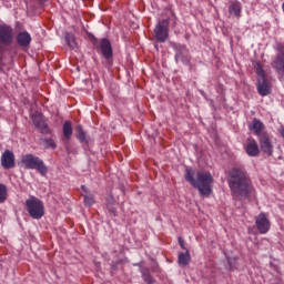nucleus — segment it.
<instances>
[{
	"label": "nucleus",
	"instance_id": "5701e85b",
	"mask_svg": "<svg viewBox=\"0 0 284 284\" xmlns=\"http://www.w3.org/2000/svg\"><path fill=\"white\" fill-rule=\"evenodd\" d=\"M77 130H78L77 139L79 140V142L80 143H88L87 133L83 130V126L79 125L77 128Z\"/></svg>",
	"mask_w": 284,
	"mask_h": 284
},
{
	"label": "nucleus",
	"instance_id": "aec40b11",
	"mask_svg": "<svg viewBox=\"0 0 284 284\" xmlns=\"http://www.w3.org/2000/svg\"><path fill=\"white\" fill-rule=\"evenodd\" d=\"M191 258L192 257L190 256V251L186 250L185 253L179 254L178 263L179 265H182L183 267H185V265H190Z\"/></svg>",
	"mask_w": 284,
	"mask_h": 284
},
{
	"label": "nucleus",
	"instance_id": "9b49d317",
	"mask_svg": "<svg viewBox=\"0 0 284 284\" xmlns=\"http://www.w3.org/2000/svg\"><path fill=\"white\" fill-rule=\"evenodd\" d=\"M191 60L192 57L190 55V51L187 50V48L185 45H178L175 53L176 63H179V61H182V63H185V65H187Z\"/></svg>",
	"mask_w": 284,
	"mask_h": 284
},
{
	"label": "nucleus",
	"instance_id": "4468645a",
	"mask_svg": "<svg viewBox=\"0 0 284 284\" xmlns=\"http://www.w3.org/2000/svg\"><path fill=\"white\" fill-rule=\"evenodd\" d=\"M100 50L104 59H106V61H110L112 58V44L110 43V40L105 38L102 39L100 41Z\"/></svg>",
	"mask_w": 284,
	"mask_h": 284
},
{
	"label": "nucleus",
	"instance_id": "1a4fd4ad",
	"mask_svg": "<svg viewBox=\"0 0 284 284\" xmlns=\"http://www.w3.org/2000/svg\"><path fill=\"white\" fill-rule=\"evenodd\" d=\"M32 123L41 134H50V126L45 123V119H43L42 114H36L32 118Z\"/></svg>",
	"mask_w": 284,
	"mask_h": 284
},
{
	"label": "nucleus",
	"instance_id": "f257e3e1",
	"mask_svg": "<svg viewBox=\"0 0 284 284\" xmlns=\"http://www.w3.org/2000/svg\"><path fill=\"white\" fill-rule=\"evenodd\" d=\"M227 183L233 199L245 201L250 199L254 192L252 180L243 169L233 168L229 172Z\"/></svg>",
	"mask_w": 284,
	"mask_h": 284
},
{
	"label": "nucleus",
	"instance_id": "bb28decb",
	"mask_svg": "<svg viewBox=\"0 0 284 284\" xmlns=\"http://www.w3.org/2000/svg\"><path fill=\"white\" fill-rule=\"evenodd\" d=\"M226 261L231 271L236 270V257H226Z\"/></svg>",
	"mask_w": 284,
	"mask_h": 284
},
{
	"label": "nucleus",
	"instance_id": "20e7f679",
	"mask_svg": "<svg viewBox=\"0 0 284 284\" xmlns=\"http://www.w3.org/2000/svg\"><path fill=\"white\" fill-rule=\"evenodd\" d=\"M26 210L29 216H31V219H36L37 221L45 216V205L36 196H32L26 201Z\"/></svg>",
	"mask_w": 284,
	"mask_h": 284
},
{
	"label": "nucleus",
	"instance_id": "dca6fc26",
	"mask_svg": "<svg viewBox=\"0 0 284 284\" xmlns=\"http://www.w3.org/2000/svg\"><path fill=\"white\" fill-rule=\"evenodd\" d=\"M241 2L239 1H233L229 6V14L231 17H236L237 19L241 17Z\"/></svg>",
	"mask_w": 284,
	"mask_h": 284
},
{
	"label": "nucleus",
	"instance_id": "423d86ee",
	"mask_svg": "<svg viewBox=\"0 0 284 284\" xmlns=\"http://www.w3.org/2000/svg\"><path fill=\"white\" fill-rule=\"evenodd\" d=\"M14 43V29L10 24H0V45L10 47Z\"/></svg>",
	"mask_w": 284,
	"mask_h": 284
},
{
	"label": "nucleus",
	"instance_id": "b1692460",
	"mask_svg": "<svg viewBox=\"0 0 284 284\" xmlns=\"http://www.w3.org/2000/svg\"><path fill=\"white\" fill-rule=\"evenodd\" d=\"M8 199V187L0 183V203H6Z\"/></svg>",
	"mask_w": 284,
	"mask_h": 284
},
{
	"label": "nucleus",
	"instance_id": "f3484780",
	"mask_svg": "<svg viewBox=\"0 0 284 284\" xmlns=\"http://www.w3.org/2000/svg\"><path fill=\"white\" fill-rule=\"evenodd\" d=\"M265 128V125L263 124V122H261V120L258 119H254L252 122V130L254 132L255 136H261V134H265V132H263V129Z\"/></svg>",
	"mask_w": 284,
	"mask_h": 284
},
{
	"label": "nucleus",
	"instance_id": "412c9836",
	"mask_svg": "<svg viewBox=\"0 0 284 284\" xmlns=\"http://www.w3.org/2000/svg\"><path fill=\"white\" fill-rule=\"evenodd\" d=\"M141 274H142V278L146 284H154V278L152 277V275L150 274V268L148 267H142L140 270Z\"/></svg>",
	"mask_w": 284,
	"mask_h": 284
},
{
	"label": "nucleus",
	"instance_id": "7c9ffc66",
	"mask_svg": "<svg viewBox=\"0 0 284 284\" xmlns=\"http://www.w3.org/2000/svg\"><path fill=\"white\" fill-rule=\"evenodd\" d=\"M280 134H281V136H283V139H284V128L280 129Z\"/></svg>",
	"mask_w": 284,
	"mask_h": 284
},
{
	"label": "nucleus",
	"instance_id": "c756f323",
	"mask_svg": "<svg viewBox=\"0 0 284 284\" xmlns=\"http://www.w3.org/2000/svg\"><path fill=\"white\" fill-rule=\"evenodd\" d=\"M179 243H180V247L182 250H186L187 251V248H185V242L183 241V239L179 237Z\"/></svg>",
	"mask_w": 284,
	"mask_h": 284
},
{
	"label": "nucleus",
	"instance_id": "393cba45",
	"mask_svg": "<svg viewBox=\"0 0 284 284\" xmlns=\"http://www.w3.org/2000/svg\"><path fill=\"white\" fill-rule=\"evenodd\" d=\"M255 70H256V74H258L260 79H266L265 70H263V64H261L260 62H256Z\"/></svg>",
	"mask_w": 284,
	"mask_h": 284
},
{
	"label": "nucleus",
	"instance_id": "7ed1b4c3",
	"mask_svg": "<svg viewBox=\"0 0 284 284\" xmlns=\"http://www.w3.org/2000/svg\"><path fill=\"white\" fill-rule=\"evenodd\" d=\"M20 168H23L24 170H37L41 176H45V174H48V166L41 158L34 154L22 155Z\"/></svg>",
	"mask_w": 284,
	"mask_h": 284
},
{
	"label": "nucleus",
	"instance_id": "ddd939ff",
	"mask_svg": "<svg viewBox=\"0 0 284 284\" xmlns=\"http://www.w3.org/2000/svg\"><path fill=\"white\" fill-rule=\"evenodd\" d=\"M245 152L248 156H258V154H261V150L258 149V143H256V140L252 138L247 139Z\"/></svg>",
	"mask_w": 284,
	"mask_h": 284
},
{
	"label": "nucleus",
	"instance_id": "6ab92c4d",
	"mask_svg": "<svg viewBox=\"0 0 284 284\" xmlns=\"http://www.w3.org/2000/svg\"><path fill=\"white\" fill-rule=\"evenodd\" d=\"M106 210H109L110 214L116 216V200H114L113 195L106 199Z\"/></svg>",
	"mask_w": 284,
	"mask_h": 284
},
{
	"label": "nucleus",
	"instance_id": "f8f14e48",
	"mask_svg": "<svg viewBox=\"0 0 284 284\" xmlns=\"http://www.w3.org/2000/svg\"><path fill=\"white\" fill-rule=\"evenodd\" d=\"M16 41L20 48H30L32 36L28 31H22L17 34Z\"/></svg>",
	"mask_w": 284,
	"mask_h": 284
},
{
	"label": "nucleus",
	"instance_id": "a211bd4d",
	"mask_svg": "<svg viewBox=\"0 0 284 284\" xmlns=\"http://www.w3.org/2000/svg\"><path fill=\"white\" fill-rule=\"evenodd\" d=\"M64 41L69 45V48H71V50H77L78 44H77V37L74 36V33H70V32L65 33Z\"/></svg>",
	"mask_w": 284,
	"mask_h": 284
},
{
	"label": "nucleus",
	"instance_id": "39448f33",
	"mask_svg": "<svg viewBox=\"0 0 284 284\" xmlns=\"http://www.w3.org/2000/svg\"><path fill=\"white\" fill-rule=\"evenodd\" d=\"M170 37V20H159L154 29V38L159 43H165Z\"/></svg>",
	"mask_w": 284,
	"mask_h": 284
},
{
	"label": "nucleus",
	"instance_id": "c85d7f7f",
	"mask_svg": "<svg viewBox=\"0 0 284 284\" xmlns=\"http://www.w3.org/2000/svg\"><path fill=\"white\" fill-rule=\"evenodd\" d=\"M44 148H51L52 150H54V148H57V143H54V140L52 139H45Z\"/></svg>",
	"mask_w": 284,
	"mask_h": 284
},
{
	"label": "nucleus",
	"instance_id": "a878e982",
	"mask_svg": "<svg viewBox=\"0 0 284 284\" xmlns=\"http://www.w3.org/2000/svg\"><path fill=\"white\" fill-rule=\"evenodd\" d=\"M84 203H85V205H88L89 207H90L91 205H94V195H92V194H85V195H84Z\"/></svg>",
	"mask_w": 284,
	"mask_h": 284
},
{
	"label": "nucleus",
	"instance_id": "0eeeda50",
	"mask_svg": "<svg viewBox=\"0 0 284 284\" xmlns=\"http://www.w3.org/2000/svg\"><path fill=\"white\" fill-rule=\"evenodd\" d=\"M258 143L264 154H267V156H272V154H274V145L272 144V139L268 133L261 134L258 136Z\"/></svg>",
	"mask_w": 284,
	"mask_h": 284
},
{
	"label": "nucleus",
	"instance_id": "6e6552de",
	"mask_svg": "<svg viewBox=\"0 0 284 284\" xmlns=\"http://www.w3.org/2000/svg\"><path fill=\"white\" fill-rule=\"evenodd\" d=\"M255 225L260 234H267L270 232V220L265 213H260L255 219Z\"/></svg>",
	"mask_w": 284,
	"mask_h": 284
},
{
	"label": "nucleus",
	"instance_id": "9d476101",
	"mask_svg": "<svg viewBox=\"0 0 284 284\" xmlns=\"http://www.w3.org/2000/svg\"><path fill=\"white\" fill-rule=\"evenodd\" d=\"M16 165L14 153L10 150H6L1 155V166L4 170H12Z\"/></svg>",
	"mask_w": 284,
	"mask_h": 284
},
{
	"label": "nucleus",
	"instance_id": "2eb2a0df",
	"mask_svg": "<svg viewBox=\"0 0 284 284\" xmlns=\"http://www.w3.org/2000/svg\"><path fill=\"white\" fill-rule=\"evenodd\" d=\"M257 91L261 97H267L272 92V85L267 81V78L260 79L257 82Z\"/></svg>",
	"mask_w": 284,
	"mask_h": 284
},
{
	"label": "nucleus",
	"instance_id": "2f4dec72",
	"mask_svg": "<svg viewBox=\"0 0 284 284\" xmlns=\"http://www.w3.org/2000/svg\"><path fill=\"white\" fill-rule=\"evenodd\" d=\"M82 190H85V186H82Z\"/></svg>",
	"mask_w": 284,
	"mask_h": 284
},
{
	"label": "nucleus",
	"instance_id": "cd10ccee",
	"mask_svg": "<svg viewBox=\"0 0 284 284\" xmlns=\"http://www.w3.org/2000/svg\"><path fill=\"white\" fill-rule=\"evenodd\" d=\"M123 263V260H118L115 262L111 263V274H114V272H118L119 265Z\"/></svg>",
	"mask_w": 284,
	"mask_h": 284
},
{
	"label": "nucleus",
	"instance_id": "f03ea898",
	"mask_svg": "<svg viewBox=\"0 0 284 284\" xmlns=\"http://www.w3.org/2000/svg\"><path fill=\"white\" fill-rule=\"evenodd\" d=\"M184 179L192 185V187L199 190L200 195L207 197L210 194H212V184L214 183V178L209 171H197L194 179V170L186 169Z\"/></svg>",
	"mask_w": 284,
	"mask_h": 284
},
{
	"label": "nucleus",
	"instance_id": "4be33fe9",
	"mask_svg": "<svg viewBox=\"0 0 284 284\" xmlns=\"http://www.w3.org/2000/svg\"><path fill=\"white\" fill-rule=\"evenodd\" d=\"M62 131L68 140L72 139V123L70 121L64 122Z\"/></svg>",
	"mask_w": 284,
	"mask_h": 284
}]
</instances>
